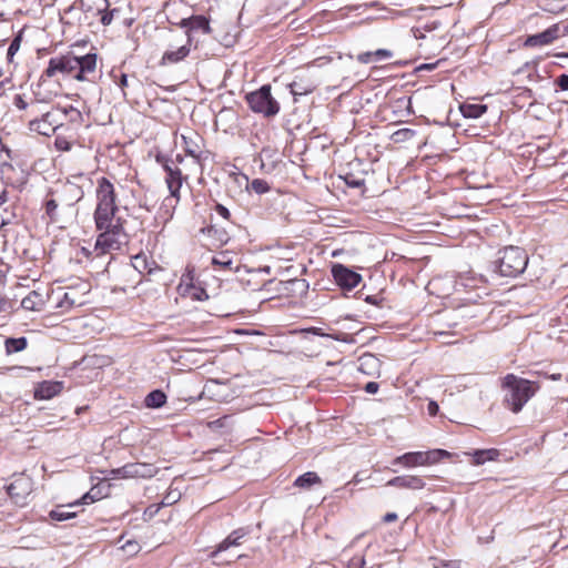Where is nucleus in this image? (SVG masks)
<instances>
[{"label":"nucleus","instance_id":"obj_1","mask_svg":"<svg viewBox=\"0 0 568 568\" xmlns=\"http://www.w3.org/2000/svg\"><path fill=\"white\" fill-rule=\"evenodd\" d=\"M119 207H95L93 220L99 235L95 250L104 254L119 250L126 242L125 220L119 215Z\"/></svg>","mask_w":568,"mask_h":568},{"label":"nucleus","instance_id":"obj_2","mask_svg":"<svg viewBox=\"0 0 568 568\" xmlns=\"http://www.w3.org/2000/svg\"><path fill=\"white\" fill-rule=\"evenodd\" d=\"M97 54L89 53L75 57L71 53L51 58L44 73L52 78L58 73L73 75L78 81H89L90 74L95 72Z\"/></svg>","mask_w":568,"mask_h":568},{"label":"nucleus","instance_id":"obj_3","mask_svg":"<svg viewBox=\"0 0 568 568\" xmlns=\"http://www.w3.org/2000/svg\"><path fill=\"white\" fill-rule=\"evenodd\" d=\"M503 385L506 389L505 402L514 413L520 412L535 394V388L529 381L514 374L505 376Z\"/></svg>","mask_w":568,"mask_h":568},{"label":"nucleus","instance_id":"obj_4","mask_svg":"<svg viewBox=\"0 0 568 568\" xmlns=\"http://www.w3.org/2000/svg\"><path fill=\"white\" fill-rule=\"evenodd\" d=\"M498 272L503 276L514 277L521 274L528 264V255L518 246H508L499 252Z\"/></svg>","mask_w":568,"mask_h":568},{"label":"nucleus","instance_id":"obj_5","mask_svg":"<svg viewBox=\"0 0 568 568\" xmlns=\"http://www.w3.org/2000/svg\"><path fill=\"white\" fill-rule=\"evenodd\" d=\"M271 89L270 84H264L258 90L246 94V102L254 113L271 118L280 112V103L272 95Z\"/></svg>","mask_w":568,"mask_h":568},{"label":"nucleus","instance_id":"obj_6","mask_svg":"<svg viewBox=\"0 0 568 568\" xmlns=\"http://www.w3.org/2000/svg\"><path fill=\"white\" fill-rule=\"evenodd\" d=\"M32 489V479L24 474L16 476L13 481L7 487L8 495L12 503L19 507H23L28 504Z\"/></svg>","mask_w":568,"mask_h":568},{"label":"nucleus","instance_id":"obj_7","mask_svg":"<svg viewBox=\"0 0 568 568\" xmlns=\"http://www.w3.org/2000/svg\"><path fill=\"white\" fill-rule=\"evenodd\" d=\"M116 184L110 179L102 176L97 180L95 207H119L116 205Z\"/></svg>","mask_w":568,"mask_h":568},{"label":"nucleus","instance_id":"obj_8","mask_svg":"<svg viewBox=\"0 0 568 568\" xmlns=\"http://www.w3.org/2000/svg\"><path fill=\"white\" fill-rule=\"evenodd\" d=\"M61 110L47 111L41 119L29 122V130L41 135L50 136L61 125Z\"/></svg>","mask_w":568,"mask_h":568},{"label":"nucleus","instance_id":"obj_9","mask_svg":"<svg viewBox=\"0 0 568 568\" xmlns=\"http://www.w3.org/2000/svg\"><path fill=\"white\" fill-rule=\"evenodd\" d=\"M113 473L122 478H151L156 469L152 464L131 463L114 469Z\"/></svg>","mask_w":568,"mask_h":568},{"label":"nucleus","instance_id":"obj_10","mask_svg":"<svg viewBox=\"0 0 568 568\" xmlns=\"http://www.w3.org/2000/svg\"><path fill=\"white\" fill-rule=\"evenodd\" d=\"M191 41L192 38L187 37L185 39V42L182 44H179V41H176V44H169V48L164 51L160 64L161 65H168V64H174L182 60H184L191 51Z\"/></svg>","mask_w":568,"mask_h":568},{"label":"nucleus","instance_id":"obj_11","mask_svg":"<svg viewBox=\"0 0 568 568\" xmlns=\"http://www.w3.org/2000/svg\"><path fill=\"white\" fill-rule=\"evenodd\" d=\"M332 274L337 285L345 290L354 288L362 280L358 273L347 268L342 264L334 265L332 268Z\"/></svg>","mask_w":568,"mask_h":568},{"label":"nucleus","instance_id":"obj_12","mask_svg":"<svg viewBox=\"0 0 568 568\" xmlns=\"http://www.w3.org/2000/svg\"><path fill=\"white\" fill-rule=\"evenodd\" d=\"M560 37V28L558 24H552L545 31L527 37L524 45L527 48L548 45Z\"/></svg>","mask_w":568,"mask_h":568},{"label":"nucleus","instance_id":"obj_13","mask_svg":"<svg viewBox=\"0 0 568 568\" xmlns=\"http://www.w3.org/2000/svg\"><path fill=\"white\" fill-rule=\"evenodd\" d=\"M392 465L405 468L426 466L427 456L424 455V452H409L394 458Z\"/></svg>","mask_w":568,"mask_h":568},{"label":"nucleus","instance_id":"obj_14","mask_svg":"<svg viewBox=\"0 0 568 568\" xmlns=\"http://www.w3.org/2000/svg\"><path fill=\"white\" fill-rule=\"evenodd\" d=\"M290 91L297 101L298 97L312 93L316 89V83L306 75H297L293 82L288 84Z\"/></svg>","mask_w":568,"mask_h":568},{"label":"nucleus","instance_id":"obj_15","mask_svg":"<svg viewBox=\"0 0 568 568\" xmlns=\"http://www.w3.org/2000/svg\"><path fill=\"white\" fill-rule=\"evenodd\" d=\"M388 486L397 488H406L412 490H420L425 487V481L420 476L417 475H402L392 478L387 483Z\"/></svg>","mask_w":568,"mask_h":568},{"label":"nucleus","instance_id":"obj_16","mask_svg":"<svg viewBox=\"0 0 568 568\" xmlns=\"http://www.w3.org/2000/svg\"><path fill=\"white\" fill-rule=\"evenodd\" d=\"M58 197L61 204L72 206L83 197V191L74 183H65Z\"/></svg>","mask_w":568,"mask_h":568},{"label":"nucleus","instance_id":"obj_17","mask_svg":"<svg viewBox=\"0 0 568 568\" xmlns=\"http://www.w3.org/2000/svg\"><path fill=\"white\" fill-rule=\"evenodd\" d=\"M247 534L246 529L239 528L236 530H233L219 546L214 551H212L211 557L213 559H217L219 556L226 551L231 547L239 546L241 544V539L245 537Z\"/></svg>","mask_w":568,"mask_h":568},{"label":"nucleus","instance_id":"obj_18","mask_svg":"<svg viewBox=\"0 0 568 568\" xmlns=\"http://www.w3.org/2000/svg\"><path fill=\"white\" fill-rule=\"evenodd\" d=\"M63 388L62 382L44 381L34 389V397L38 399H50L58 395Z\"/></svg>","mask_w":568,"mask_h":568},{"label":"nucleus","instance_id":"obj_19","mask_svg":"<svg viewBox=\"0 0 568 568\" xmlns=\"http://www.w3.org/2000/svg\"><path fill=\"white\" fill-rule=\"evenodd\" d=\"M182 27L186 29V38L192 36L195 31H202L203 33H210L209 20L203 16H193L182 21Z\"/></svg>","mask_w":568,"mask_h":568},{"label":"nucleus","instance_id":"obj_20","mask_svg":"<svg viewBox=\"0 0 568 568\" xmlns=\"http://www.w3.org/2000/svg\"><path fill=\"white\" fill-rule=\"evenodd\" d=\"M164 169L166 171L165 181H166L169 191H170L172 197L178 199L180 189L182 186L181 171L179 168H172L169 164H165Z\"/></svg>","mask_w":568,"mask_h":568},{"label":"nucleus","instance_id":"obj_21","mask_svg":"<svg viewBox=\"0 0 568 568\" xmlns=\"http://www.w3.org/2000/svg\"><path fill=\"white\" fill-rule=\"evenodd\" d=\"M183 149L192 158L199 159L201 153V138L196 133L182 134Z\"/></svg>","mask_w":568,"mask_h":568},{"label":"nucleus","instance_id":"obj_22","mask_svg":"<svg viewBox=\"0 0 568 568\" xmlns=\"http://www.w3.org/2000/svg\"><path fill=\"white\" fill-rule=\"evenodd\" d=\"M44 305L42 295L36 291L30 292L22 301L21 307L26 311H41Z\"/></svg>","mask_w":568,"mask_h":568},{"label":"nucleus","instance_id":"obj_23","mask_svg":"<svg viewBox=\"0 0 568 568\" xmlns=\"http://www.w3.org/2000/svg\"><path fill=\"white\" fill-rule=\"evenodd\" d=\"M475 465H483L486 462L496 460L499 457V452L495 448L477 449L471 454Z\"/></svg>","mask_w":568,"mask_h":568},{"label":"nucleus","instance_id":"obj_24","mask_svg":"<svg viewBox=\"0 0 568 568\" xmlns=\"http://www.w3.org/2000/svg\"><path fill=\"white\" fill-rule=\"evenodd\" d=\"M487 111L485 104L465 103L460 105V112L465 118L477 119Z\"/></svg>","mask_w":568,"mask_h":568},{"label":"nucleus","instance_id":"obj_25","mask_svg":"<svg viewBox=\"0 0 568 568\" xmlns=\"http://www.w3.org/2000/svg\"><path fill=\"white\" fill-rule=\"evenodd\" d=\"M166 403V395L160 390L155 389L149 393L144 399V404L149 408H160Z\"/></svg>","mask_w":568,"mask_h":568},{"label":"nucleus","instance_id":"obj_26","mask_svg":"<svg viewBox=\"0 0 568 568\" xmlns=\"http://www.w3.org/2000/svg\"><path fill=\"white\" fill-rule=\"evenodd\" d=\"M321 483H322V479L316 473L307 471V473H304L303 475L298 476L295 479L294 485L300 488H310L313 485L321 484Z\"/></svg>","mask_w":568,"mask_h":568},{"label":"nucleus","instance_id":"obj_27","mask_svg":"<svg viewBox=\"0 0 568 568\" xmlns=\"http://www.w3.org/2000/svg\"><path fill=\"white\" fill-rule=\"evenodd\" d=\"M27 345L28 341L26 337H9L4 341L6 353L8 355L24 351L27 348Z\"/></svg>","mask_w":568,"mask_h":568},{"label":"nucleus","instance_id":"obj_28","mask_svg":"<svg viewBox=\"0 0 568 568\" xmlns=\"http://www.w3.org/2000/svg\"><path fill=\"white\" fill-rule=\"evenodd\" d=\"M442 23L437 20H434L432 22H427L422 27H415L412 29L413 36L416 39H427V33H433L435 30H437Z\"/></svg>","mask_w":568,"mask_h":568},{"label":"nucleus","instance_id":"obj_29","mask_svg":"<svg viewBox=\"0 0 568 568\" xmlns=\"http://www.w3.org/2000/svg\"><path fill=\"white\" fill-rule=\"evenodd\" d=\"M358 369L366 374H371L372 369H375L379 366L378 358L373 354H364L358 358Z\"/></svg>","mask_w":568,"mask_h":568},{"label":"nucleus","instance_id":"obj_30","mask_svg":"<svg viewBox=\"0 0 568 568\" xmlns=\"http://www.w3.org/2000/svg\"><path fill=\"white\" fill-rule=\"evenodd\" d=\"M483 276H475L469 274H464L459 276V280L457 281V285H462L466 288H474L477 287L479 283H483Z\"/></svg>","mask_w":568,"mask_h":568},{"label":"nucleus","instance_id":"obj_31","mask_svg":"<svg viewBox=\"0 0 568 568\" xmlns=\"http://www.w3.org/2000/svg\"><path fill=\"white\" fill-rule=\"evenodd\" d=\"M416 135V132L413 129L404 128L395 131L392 134V140L395 143H403L410 139H413Z\"/></svg>","mask_w":568,"mask_h":568},{"label":"nucleus","instance_id":"obj_32","mask_svg":"<svg viewBox=\"0 0 568 568\" xmlns=\"http://www.w3.org/2000/svg\"><path fill=\"white\" fill-rule=\"evenodd\" d=\"M424 455L427 456V465H433V464L439 462L440 459L450 456V454L444 449H433V450L424 452Z\"/></svg>","mask_w":568,"mask_h":568},{"label":"nucleus","instance_id":"obj_33","mask_svg":"<svg viewBox=\"0 0 568 568\" xmlns=\"http://www.w3.org/2000/svg\"><path fill=\"white\" fill-rule=\"evenodd\" d=\"M74 516H75V513L68 511L63 507H59L49 513V517L52 520H57V521H64V520L73 518Z\"/></svg>","mask_w":568,"mask_h":568},{"label":"nucleus","instance_id":"obj_34","mask_svg":"<svg viewBox=\"0 0 568 568\" xmlns=\"http://www.w3.org/2000/svg\"><path fill=\"white\" fill-rule=\"evenodd\" d=\"M60 201L58 199H50L45 201L44 207H45V214L49 216L51 222L57 221V209L59 206Z\"/></svg>","mask_w":568,"mask_h":568},{"label":"nucleus","instance_id":"obj_35","mask_svg":"<svg viewBox=\"0 0 568 568\" xmlns=\"http://www.w3.org/2000/svg\"><path fill=\"white\" fill-rule=\"evenodd\" d=\"M250 187L256 194H264L270 190V185L265 180L255 179L251 182Z\"/></svg>","mask_w":568,"mask_h":568},{"label":"nucleus","instance_id":"obj_36","mask_svg":"<svg viewBox=\"0 0 568 568\" xmlns=\"http://www.w3.org/2000/svg\"><path fill=\"white\" fill-rule=\"evenodd\" d=\"M81 304H82V302L77 301L72 296V293L65 292L64 295H63V298L59 303V306L63 307V308H71V307H73L75 305H81Z\"/></svg>","mask_w":568,"mask_h":568},{"label":"nucleus","instance_id":"obj_37","mask_svg":"<svg viewBox=\"0 0 568 568\" xmlns=\"http://www.w3.org/2000/svg\"><path fill=\"white\" fill-rule=\"evenodd\" d=\"M20 45H21V37H20V36H18V37H16V38L11 41V43H10V45H9V48H8L7 57H8V60H9L10 62L12 61V59H13L14 54L19 51Z\"/></svg>","mask_w":568,"mask_h":568},{"label":"nucleus","instance_id":"obj_38","mask_svg":"<svg viewBox=\"0 0 568 568\" xmlns=\"http://www.w3.org/2000/svg\"><path fill=\"white\" fill-rule=\"evenodd\" d=\"M54 146L59 151L68 152L72 149V143L67 138L58 135L54 141Z\"/></svg>","mask_w":568,"mask_h":568},{"label":"nucleus","instance_id":"obj_39","mask_svg":"<svg viewBox=\"0 0 568 568\" xmlns=\"http://www.w3.org/2000/svg\"><path fill=\"white\" fill-rule=\"evenodd\" d=\"M180 497H181V493H180V491H178V490H171V491H169V493L164 496V498H163V500H162V503H161V504H162L163 506H170V505H173V504H175V503L180 499Z\"/></svg>","mask_w":568,"mask_h":568},{"label":"nucleus","instance_id":"obj_40","mask_svg":"<svg viewBox=\"0 0 568 568\" xmlns=\"http://www.w3.org/2000/svg\"><path fill=\"white\" fill-rule=\"evenodd\" d=\"M212 263L222 267H230L232 265V260L227 256V254H220L219 256L212 258Z\"/></svg>","mask_w":568,"mask_h":568},{"label":"nucleus","instance_id":"obj_41","mask_svg":"<svg viewBox=\"0 0 568 568\" xmlns=\"http://www.w3.org/2000/svg\"><path fill=\"white\" fill-rule=\"evenodd\" d=\"M365 558L363 556H354L347 565V568H364Z\"/></svg>","mask_w":568,"mask_h":568},{"label":"nucleus","instance_id":"obj_42","mask_svg":"<svg viewBox=\"0 0 568 568\" xmlns=\"http://www.w3.org/2000/svg\"><path fill=\"white\" fill-rule=\"evenodd\" d=\"M62 115H70V120L71 121H78L81 119V113L73 109L72 106L68 110V109H63L61 110V116Z\"/></svg>","mask_w":568,"mask_h":568},{"label":"nucleus","instance_id":"obj_43","mask_svg":"<svg viewBox=\"0 0 568 568\" xmlns=\"http://www.w3.org/2000/svg\"><path fill=\"white\" fill-rule=\"evenodd\" d=\"M124 550H126L130 554H135L139 551L140 547H139V544L135 542V541H126L123 547H122Z\"/></svg>","mask_w":568,"mask_h":568},{"label":"nucleus","instance_id":"obj_44","mask_svg":"<svg viewBox=\"0 0 568 568\" xmlns=\"http://www.w3.org/2000/svg\"><path fill=\"white\" fill-rule=\"evenodd\" d=\"M392 57V53L388 51V50H385V49H379V50H376L374 52V59L375 61H379V60H383V59H387Z\"/></svg>","mask_w":568,"mask_h":568},{"label":"nucleus","instance_id":"obj_45","mask_svg":"<svg viewBox=\"0 0 568 568\" xmlns=\"http://www.w3.org/2000/svg\"><path fill=\"white\" fill-rule=\"evenodd\" d=\"M556 82L562 91L568 90V74H561L557 78Z\"/></svg>","mask_w":568,"mask_h":568},{"label":"nucleus","instance_id":"obj_46","mask_svg":"<svg viewBox=\"0 0 568 568\" xmlns=\"http://www.w3.org/2000/svg\"><path fill=\"white\" fill-rule=\"evenodd\" d=\"M358 61L363 63H371L374 62V52H364L358 55Z\"/></svg>","mask_w":568,"mask_h":568},{"label":"nucleus","instance_id":"obj_47","mask_svg":"<svg viewBox=\"0 0 568 568\" xmlns=\"http://www.w3.org/2000/svg\"><path fill=\"white\" fill-rule=\"evenodd\" d=\"M435 568H459V561H439Z\"/></svg>","mask_w":568,"mask_h":568},{"label":"nucleus","instance_id":"obj_48","mask_svg":"<svg viewBox=\"0 0 568 568\" xmlns=\"http://www.w3.org/2000/svg\"><path fill=\"white\" fill-rule=\"evenodd\" d=\"M13 103L19 110H26L28 108V103L22 99L21 95H16Z\"/></svg>","mask_w":568,"mask_h":568},{"label":"nucleus","instance_id":"obj_49","mask_svg":"<svg viewBox=\"0 0 568 568\" xmlns=\"http://www.w3.org/2000/svg\"><path fill=\"white\" fill-rule=\"evenodd\" d=\"M378 384L375 383V382H369L365 385V390L368 393V394H375L377 393L378 390Z\"/></svg>","mask_w":568,"mask_h":568},{"label":"nucleus","instance_id":"obj_50","mask_svg":"<svg viewBox=\"0 0 568 568\" xmlns=\"http://www.w3.org/2000/svg\"><path fill=\"white\" fill-rule=\"evenodd\" d=\"M98 498L97 494H93V489L89 493H87L83 497H82V503L83 504H89V500L90 501H94L95 499Z\"/></svg>","mask_w":568,"mask_h":568},{"label":"nucleus","instance_id":"obj_51","mask_svg":"<svg viewBox=\"0 0 568 568\" xmlns=\"http://www.w3.org/2000/svg\"><path fill=\"white\" fill-rule=\"evenodd\" d=\"M384 523H393L395 520H397V514L396 513H387L384 518H383Z\"/></svg>","mask_w":568,"mask_h":568},{"label":"nucleus","instance_id":"obj_52","mask_svg":"<svg viewBox=\"0 0 568 568\" xmlns=\"http://www.w3.org/2000/svg\"><path fill=\"white\" fill-rule=\"evenodd\" d=\"M216 211L220 215H222L224 219H227L230 216V212L226 207H224L223 205H217L216 206Z\"/></svg>","mask_w":568,"mask_h":568},{"label":"nucleus","instance_id":"obj_53","mask_svg":"<svg viewBox=\"0 0 568 568\" xmlns=\"http://www.w3.org/2000/svg\"><path fill=\"white\" fill-rule=\"evenodd\" d=\"M438 412V405L436 402H429L428 404V413L429 415H436Z\"/></svg>","mask_w":568,"mask_h":568},{"label":"nucleus","instance_id":"obj_54","mask_svg":"<svg viewBox=\"0 0 568 568\" xmlns=\"http://www.w3.org/2000/svg\"><path fill=\"white\" fill-rule=\"evenodd\" d=\"M11 170H13V166L10 163H3L1 165V174H2V176L4 178L6 174L8 173V171H11Z\"/></svg>","mask_w":568,"mask_h":568},{"label":"nucleus","instance_id":"obj_55","mask_svg":"<svg viewBox=\"0 0 568 568\" xmlns=\"http://www.w3.org/2000/svg\"><path fill=\"white\" fill-rule=\"evenodd\" d=\"M111 20H112V18H111V16H109V14H104V16L101 18V22H102L104 26L110 24V23H111Z\"/></svg>","mask_w":568,"mask_h":568},{"label":"nucleus","instance_id":"obj_56","mask_svg":"<svg viewBox=\"0 0 568 568\" xmlns=\"http://www.w3.org/2000/svg\"><path fill=\"white\" fill-rule=\"evenodd\" d=\"M7 201H8L7 192H6V191H2V192L0 193V206H1V205H3Z\"/></svg>","mask_w":568,"mask_h":568},{"label":"nucleus","instance_id":"obj_57","mask_svg":"<svg viewBox=\"0 0 568 568\" xmlns=\"http://www.w3.org/2000/svg\"><path fill=\"white\" fill-rule=\"evenodd\" d=\"M8 302L3 298H0V311L7 310Z\"/></svg>","mask_w":568,"mask_h":568},{"label":"nucleus","instance_id":"obj_58","mask_svg":"<svg viewBox=\"0 0 568 568\" xmlns=\"http://www.w3.org/2000/svg\"><path fill=\"white\" fill-rule=\"evenodd\" d=\"M126 84H128V78H126L125 74H122V77H121V85L125 87Z\"/></svg>","mask_w":568,"mask_h":568},{"label":"nucleus","instance_id":"obj_59","mask_svg":"<svg viewBox=\"0 0 568 568\" xmlns=\"http://www.w3.org/2000/svg\"><path fill=\"white\" fill-rule=\"evenodd\" d=\"M241 557H242V555H237V556H235V558H241ZM233 559H234V557H233V558H231V559L222 560L221 562H231Z\"/></svg>","mask_w":568,"mask_h":568},{"label":"nucleus","instance_id":"obj_60","mask_svg":"<svg viewBox=\"0 0 568 568\" xmlns=\"http://www.w3.org/2000/svg\"><path fill=\"white\" fill-rule=\"evenodd\" d=\"M321 329L320 328H313V333L314 334H317V335H324L323 333L320 332Z\"/></svg>","mask_w":568,"mask_h":568},{"label":"nucleus","instance_id":"obj_61","mask_svg":"<svg viewBox=\"0 0 568 568\" xmlns=\"http://www.w3.org/2000/svg\"><path fill=\"white\" fill-rule=\"evenodd\" d=\"M557 57H560V58H568V52H564V53H558Z\"/></svg>","mask_w":568,"mask_h":568},{"label":"nucleus","instance_id":"obj_62","mask_svg":"<svg viewBox=\"0 0 568 568\" xmlns=\"http://www.w3.org/2000/svg\"><path fill=\"white\" fill-rule=\"evenodd\" d=\"M41 101L40 100H36L34 102L31 103V105H37L38 103H40Z\"/></svg>","mask_w":568,"mask_h":568},{"label":"nucleus","instance_id":"obj_63","mask_svg":"<svg viewBox=\"0 0 568 568\" xmlns=\"http://www.w3.org/2000/svg\"><path fill=\"white\" fill-rule=\"evenodd\" d=\"M554 379H559L560 378V375L558 376H552Z\"/></svg>","mask_w":568,"mask_h":568}]
</instances>
